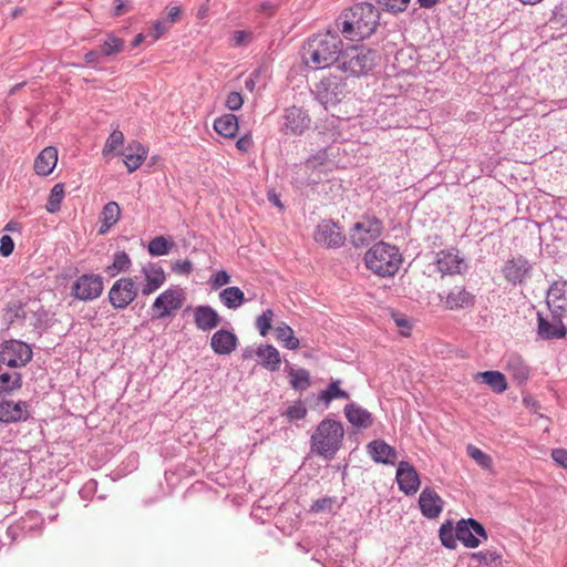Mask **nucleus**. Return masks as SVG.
<instances>
[{"label": "nucleus", "mask_w": 567, "mask_h": 567, "mask_svg": "<svg viewBox=\"0 0 567 567\" xmlns=\"http://www.w3.org/2000/svg\"><path fill=\"white\" fill-rule=\"evenodd\" d=\"M338 30H328L310 37L302 48L303 62L315 70L326 69L338 62L343 42Z\"/></svg>", "instance_id": "obj_1"}, {"label": "nucleus", "mask_w": 567, "mask_h": 567, "mask_svg": "<svg viewBox=\"0 0 567 567\" xmlns=\"http://www.w3.org/2000/svg\"><path fill=\"white\" fill-rule=\"evenodd\" d=\"M379 20L378 9L369 2H361L346 10L336 21V27L347 39L360 41L375 31Z\"/></svg>", "instance_id": "obj_2"}, {"label": "nucleus", "mask_w": 567, "mask_h": 567, "mask_svg": "<svg viewBox=\"0 0 567 567\" xmlns=\"http://www.w3.org/2000/svg\"><path fill=\"white\" fill-rule=\"evenodd\" d=\"M344 429L341 422L323 419L310 437V451L326 460H332L342 445Z\"/></svg>", "instance_id": "obj_3"}, {"label": "nucleus", "mask_w": 567, "mask_h": 567, "mask_svg": "<svg viewBox=\"0 0 567 567\" xmlns=\"http://www.w3.org/2000/svg\"><path fill=\"white\" fill-rule=\"evenodd\" d=\"M379 59L378 51L365 45H352L342 49L338 68L349 75L359 78L372 71Z\"/></svg>", "instance_id": "obj_4"}, {"label": "nucleus", "mask_w": 567, "mask_h": 567, "mask_svg": "<svg viewBox=\"0 0 567 567\" xmlns=\"http://www.w3.org/2000/svg\"><path fill=\"white\" fill-rule=\"evenodd\" d=\"M364 262L375 275L391 277L399 270L401 255L395 246L379 241L365 252Z\"/></svg>", "instance_id": "obj_5"}, {"label": "nucleus", "mask_w": 567, "mask_h": 567, "mask_svg": "<svg viewBox=\"0 0 567 567\" xmlns=\"http://www.w3.org/2000/svg\"><path fill=\"white\" fill-rule=\"evenodd\" d=\"M553 300H557V295L550 291L547 296V306L550 311L549 317H545L540 312L537 313V334L543 340L561 339L567 333V328L564 323V319L567 317L564 311L555 312L551 306Z\"/></svg>", "instance_id": "obj_6"}, {"label": "nucleus", "mask_w": 567, "mask_h": 567, "mask_svg": "<svg viewBox=\"0 0 567 567\" xmlns=\"http://www.w3.org/2000/svg\"><path fill=\"white\" fill-rule=\"evenodd\" d=\"M317 97L327 109L341 102L349 93L347 80L339 75H329L317 84Z\"/></svg>", "instance_id": "obj_7"}, {"label": "nucleus", "mask_w": 567, "mask_h": 567, "mask_svg": "<svg viewBox=\"0 0 567 567\" xmlns=\"http://www.w3.org/2000/svg\"><path fill=\"white\" fill-rule=\"evenodd\" d=\"M383 230L382 221L375 216H363L350 230V241L355 247L368 246L371 241L381 236Z\"/></svg>", "instance_id": "obj_8"}, {"label": "nucleus", "mask_w": 567, "mask_h": 567, "mask_svg": "<svg viewBox=\"0 0 567 567\" xmlns=\"http://www.w3.org/2000/svg\"><path fill=\"white\" fill-rule=\"evenodd\" d=\"M31 348L19 340H9L1 344L0 362L9 368H21L32 360Z\"/></svg>", "instance_id": "obj_9"}, {"label": "nucleus", "mask_w": 567, "mask_h": 567, "mask_svg": "<svg viewBox=\"0 0 567 567\" xmlns=\"http://www.w3.org/2000/svg\"><path fill=\"white\" fill-rule=\"evenodd\" d=\"M138 295L136 281L131 277L117 279L109 291V301L114 309L123 310L132 303Z\"/></svg>", "instance_id": "obj_10"}, {"label": "nucleus", "mask_w": 567, "mask_h": 567, "mask_svg": "<svg viewBox=\"0 0 567 567\" xmlns=\"http://www.w3.org/2000/svg\"><path fill=\"white\" fill-rule=\"evenodd\" d=\"M185 296L183 289L172 287L163 291L153 302V318L163 319L173 315L174 311L182 308Z\"/></svg>", "instance_id": "obj_11"}, {"label": "nucleus", "mask_w": 567, "mask_h": 567, "mask_svg": "<svg viewBox=\"0 0 567 567\" xmlns=\"http://www.w3.org/2000/svg\"><path fill=\"white\" fill-rule=\"evenodd\" d=\"M310 117L301 107L291 106L285 110L279 121V131L285 135H301L309 128Z\"/></svg>", "instance_id": "obj_12"}, {"label": "nucleus", "mask_w": 567, "mask_h": 567, "mask_svg": "<svg viewBox=\"0 0 567 567\" xmlns=\"http://www.w3.org/2000/svg\"><path fill=\"white\" fill-rule=\"evenodd\" d=\"M103 291V279L100 275L84 274L72 285L71 295L79 300L90 301L99 298Z\"/></svg>", "instance_id": "obj_13"}, {"label": "nucleus", "mask_w": 567, "mask_h": 567, "mask_svg": "<svg viewBox=\"0 0 567 567\" xmlns=\"http://www.w3.org/2000/svg\"><path fill=\"white\" fill-rule=\"evenodd\" d=\"M455 536L466 548L478 547L480 538L487 539L484 526L474 518L458 520L455 526Z\"/></svg>", "instance_id": "obj_14"}, {"label": "nucleus", "mask_w": 567, "mask_h": 567, "mask_svg": "<svg viewBox=\"0 0 567 567\" xmlns=\"http://www.w3.org/2000/svg\"><path fill=\"white\" fill-rule=\"evenodd\" d=\"M435 264L442 275H457L466 269V262L458 249L450 248L436 252Z\"/></svg>", "instance_id": "obj_15"}, {"label": "nucleus", "mask_w": 567, "mask_h": 567, "mask_svg": "<svg viewBox=\"0 0 567 567\" xmlns=\"http://www.w3.org/2000/svg\"><path fill=\"white\" fill-rule=\"evenodd\" d=\"M315 240L328 248H338L344 244L346 236L336 223L323 220L316 228Z\"/></svg>", "instance_id": "obj_16"}, {"label": "nucleus", "mask_w": 567, "mask_h": 567, "mask_svg": "<svg viewBox=\"0 0 567 567\" xmlns=\"http://www.w3.org/2000/svg\"><path fill=\"white\" fill-rule=\"evenodd\" d=\"M502 271L509 284L520 285L530 276L532 265L525 257L517 256L508 259Z\"/></svg>", "instance_id": "obj_17"}, {"label": "nucleus", "mask_w": 567, "mask_h": 567, "mask_svg": "<svg viewBox=\"0 0 567 567\" xmlns=\"http://www.w3.org/2000/svg\"><path fill=\"white\" fill-rule=\"evenodd\" d=\"M395 478L400 491L405 495H413L420 488V476L415 467L406 461L399 462Z\"/></svg>", "instance_id": "obj_18"}, {"label": "nucleus", "mask_w": 567, "mask_h": 567, "mask_svg": "<svg viewBox=\"0 0 567 567\" xmlns=\"http://www.w3.org/2000/svg\"><path fill=\"white\" fill-rule=\"evenodd\" d=\"M25 401L3 400L0 402V422L18 423L27 421L30 416Z\"/></svg>", "instance_id": "obj_19"}, {"label": "nucleus", "mask_w": 567, "mask_h": 567, "mask_svg": "<svg viewBox=\"0 0 567 567\" xmlns=\"http://www.w3.org/2000/svg\"><path fill=\"white\" fill-rule=\"evenodd\" d=\"M142 274L145 277V284L142 286L141 292L148 296L158 290L166 281V275L162 266L148 262L142 267Z\"/></svg>", "instance_id": "obj_20"}, {"label": "nucleus", "mask_w": 567, "mask_h": 567, "mask_svg": "<svg viewBox=\"0 0 567 567\" xmlns=\"http://www.w3.org/2000/svg\"><path fill=\"white\" fill-rule=\"evenodd\" d=\"M419 506L424 517L434 519L442 513L444 501L434 489L425 487L420 494Z\"/></svg>", "instance_id": "obj_21"}, {"label": "nucleus", "mask_w": 567, "mask_h": 567, "mask_svg": "<svg viewBox=\"0 0 567 567\" xmlns=\"http://www.w3.org/2000/svg\"><path fill=\"white\" fill-rule=\"evenodd\" d=\"M238 346L237 336L227 329H219L210 338V347L216 354L228 355Z\"/></svg>", "instance_id": "obj_22"}, {"label": "nucleus", "mask_w": 567, "mask_h": 567, "mask_svg": "<svg viewBox=\"0 0 567 567\" xmlns=\"http://www.w3.org/2000/svg\"><path fill=\"white\" fill-rule=\"evenodd\" d=\"M194 323L200 331H210L221 321L218 312L208 305H200L194 309Z\"/></svg>", "instance_id": "obj_23"}, {"label": "nucleus", "mask_w": 567, "mask_h": 567, "mask_svg": "<svg viewBox=\"0 0 567 567\" xmlns=\"http://www.w3.org/2000/svg\"><path fill=\"white\" fill-rule=\"evenodd\" d=\"M368 454L375 463L395 464L398 453L394 447L383 440H374L367 445Z\"/></svg>", "instance_id": "obj_24"}, {"label": "nucleus", "mask_w": 567, "mask_h": 567, "mask_svg": "<svg viewBox=\"0 0 567 567\" xmlns=\"http://www.w3.org/2000/svg\"><path fill=\"white\" fill-rule=\"evenodd\" d=\"M58 163V150L54 146L44 147L34 159V172L40 176L50 175Z\"/></svg>", "instance_id": "obj_25"}, {"label": "nucleus", "mask_w": 567, "mask_h": 567, "mask_svg": "<svg viewBox=\"0 0 567 567\" xmlns=\"http://www.w3.org/2000/svg\"><path fill=\"white\" fill-rule=\"evenodd\" d=\"M445 307L450 310L465 309L474 306L475 297L464 287H454L445 298Z\"/></svg>", "instance_id": "obj_26"}, {"label": "nucleus", "mask_w": 567, "mask_h": 567, "mask_svg": "<svg viewBox=\"0 0 567 567\" xmlns=\"http://www.w3.org/2000/svg\"><path fill=\"white\" fill-rule=\"evenodd\" d=\"M343 411L348 422L358 429H368L373 423L372 414L357 403L347 404Z\"/></svg>", "instance_id": "obj_27"}, {"label": "nucleus", "mask_w": 567, "mask_h": 567, "mask_svg": "<svg viewBox=\"0 0 567 567\" xmlns=\"http://www.w3.org/2000/svg\"><path fill=\"white\" fill-rule=\"evenodd\" d=\"M505 371L518 384L525 383L528 380L530 372L529 367L526 364L524 359L517 353H512L507 357L505 363Z\"/></svg>", "instance_id": "obj_28"}, {"label": "nucleus", "mask_w": 567, "mask_h": 567, "mask_svg": "<svg viewBox=\"0 0 567 567\" xmlns=\"http://www.w3.org/2000/svg\"><path fill=\"white\" fill-rule=\"evenodd\" d=\"M2 318L7 329L23 326L25 320L24 303L19 300L8 302Z\"/></svg>", "instance_id": "obj_29"}, {"label": "nucleus", "mask_w": 567, "mask_h": 567, "mask_svg": "<svg viewBox=\"0 0 567 567\" xmlns=\"http://www.w3.org/2000/svg\"><path fill=\"white\" fill-rule=\"evenodd\" d=\"M147 157V150L138 142L131 143L124 154V164L128 172L136 171Z\"/></svg>", "instance_id": "obj_30"}, {"label": "nucleus", "mask_w": 567, "mask_h": 567, "mask_svg": "<svg viewBox=\"0 0 567 567\" xmlns=\"http://www.w3.org/2000/svg\"><path fill=\"white\" fill-rule=\"evenodd\" d=\"M256 354L261 360V365L267 370L274 372L280 369V353L272 344H265L258 347L256 350Z\"/></svg>", "instance_id": "obj_31"}, {"label": "nucleus", "mask_w": 567, "mask_h": 567, "mask_svg": "<svg viewBox=\"0 0 567 567\" xmlns=\"http://www.w3.org/2000/svg\"><path fill=\"white\" fill-rule=\"evenodd\" d=\"M219 300L226 308L231 310L238 309L247 301L243 290L236 286L223 289L219 292Z\"/></svg>", "instance_id": "obj_32"}, {"label": "nucleus", "mask_w": 567, "mask_h": 567, "mask_svg": "<svg viewBox=\"0 0 567 567\" xmlns=\"http://www.w3.org/2000/svg\"><path fill=\"white\" fill-rule=\"evenodd\" d=\"M214 130L224 137H235L238 131V118L235 114L228 113L216 118Z\"/></svg>", "instance_id": "obj_33"}, {"label": "nucleus", "mask_w": 567, "mask_h": 567, "mask_svg": "<svg viewBox=\"0 0 567 567\" xmlns=\"http://www.w3.org/2000/svg\"><path fill=\"white\" fill-rule=\"evenodd\" d=\"M121 215V208L116 202H109L104 205L101 212V227L100 234H105L112 226H114Z\"/></svg>", "instance_id": "obj_34"}, {"label": "nucleus", "mask_w": 567, "mask_h": 567, "mask_svg": "<svg viewBox=\"0 0 567 567\" xmlns=\"http://www.w3.org/2000/svg\"><path fill=\"white\" fill-rule=\"evenodd\" d=\"M340 384L341 380H332L328 386L319 393L318 400L326 405H329L336 399L348 400L350 395L347 391L340 388Z\"/></svg>", "instance_id": "obj_35"}, {"label": "nucleus", "mask_w": 567, "mask_h": 567, "mask_svg": "<svg viewBox=\"0 0 567 567\" xmlns=\"http://www.w3.org/2000/svg\"><path fill=\"white\" fill-rule=\"evenodd\" d=\"M477 377L496 393H503L507 390L505 375L499 371L478 372Z\"/></svg>", "instance_id": "obj_36"}, {"label": "nucleus", "mask_w": 567, "mask_h": 567, "mask_svg": "<svg viewBox=\"0 0 567 567\" xmlns=\"http://www.w3.org/2000/svg\"><path fill=\"white\" fill-rule=\"evenodd\" d=\"M276 338L278 341L289 350H296L299 348V339L295 337V332L290 326L286 322H280L275 329Z\"/></svg>", "instance_id": "obj_37"}, {"label": "nucleus", "mask_w": 567, "mask_h": 567, "mask_svg": "<svg viewBox=\"0 0 567 567\" xmlns=\"http://www.w3.org/2000/svg\"><path fill=\"white\" fill-rule=\"evenodd\" d=\"M132 266L130 256L125 251H117L113 256V262L106 267L105 272L115 277L120 272L127 271Z\"/></svg>", "instance_id": "obj_38"}, {"label": "nucleus", "mask_w": 567, "mask_h": 567, "mask_svg": "<svg viewBox=\"0 0 567 567\" xmlns=\"http://www.w3.org/2000/svg\"><path fill=\"white\" fill-rule=\"evenodd\" d=\"M289 383L292 389L303 391L310 385V374L306 369H293L288 367L287 369Z\"/></svg>", "instance_id": "obj_39"}, {"label": "nucleus", "mask_w": 567, "mask_h": 567, "mask_svg": "<svg viewBox=\"0 0 567 567\" xmlns=\"http://www.w3.org/2000/svg\"><path fill=\"white\" fill-rule=\"evenodd\" d=\"M22 386V375L19 372L0 374V394H10Z\"/></svg>", "instance_id": "obj_40"}, {"label": "nucleus", "mask_w": 567, "mask_h": 567, "mask_svg": "<svg viewBox=\"0 0 567 567\" xmlns=\"http://www.w3.org/2000/svg\"><path fill=\"white\" fill-rule=\"evenodd\" d=\"M124 50V41L113 33H107L105 40L100 45L103 56H112Z\"/></svg>", "instance_id": "obj_41"}, {"label": "nucleus", "mask_w": 567, "mask_h": 567, "mask_svg": "<svg viewBox=\"0 0 567 567\" xmlns=\"http://www.w3.org/2000/svg\"><path fill=\"white\" fill-rule=\"evenodd\" d=\"M439 536L441 539V543L444 547L449 549H455L456 544V536H455V528H453V525L451 522H446L441 525L439 530Z\"/></svg>", "instance_id": "obj_42"}, {"label": "nucleus", "mask_w": 567, "mask_h": 567, "mask_svg": "<svg viewBox=\"0 0 567 567\" xmlns=\"http://www.w3.org/2000/svg\"><path fill=\"white\" fill-rule=\"evenodd\" d=\"M467 455L473 458L477 465H480L484 470H491L493 466V460L492 457L484 453L478 447L468 444L466 447Z\"/></svg>", "instance_id": "obj_43"}, {"label": "nucleus", "mask_w": 567, "mask_h": 567, "mask_svg": "<svg viewBox=\"0 0 567 567\" xmlns=\"http://www.w3.org/2000/svg\"><path fill=\"white\" fill-rule=\"evenodd\" d=\"M64 197V188L62 184H55L49 195L45 208L49 213H56L60 210L61 202Z\"/></svg>", "instance_id": "obj_44"}, {"label": "nucleus", "mask_w": 567, "mask_h": 567, "mask_svg": "<svg viewBox=\"0 0 567 567\" xmlns=\"http://www.w3.org/2000/svg\"><path fill=\"white\" fill-rule=\"evenodd\" d=\"M173 244L169 243L165 237L157 236L148 243V252L152 256H164L167 255Z\"/></svg>", "instance_id": "obj_45"}, {"label": "nucleus", "mask_w": 567, "mask_h": 567, "mask_svg": "<svg viewBox=\"0 0 567 567\" xmlns=\"http://www.w3.org/2000/svg\"><path fill=\"white\" fill-rule=\"evenodd\" d=\"M274 318H275V312L272 309L265 310L261 315H259L256 318L255 324H256V328L259 331L260 336L266 337L269 333V331L272 327Z\"/></svg>", "instance_id": "obj_46"}, {"label": "nucleus", "mask_w": 567, "mask_h": 567, "mask_svg": "<svg viewBox=\"0 0 567 567\" xmlns=\"http://www.w3.org/2000/svg\"><path fill=\"white\" fill-rule=\"evenodd\" d=\"M124 143V135L121 131L114 130L107 137L103 147V155L113 153L120 145Z\"/></svg>", "instance_id": "obj_47"}, {"label": "nucleus", "mask_w": 567, "mask_h": 567, "mask_svg": "<svg viewBox=\"0 0 567 567\" xmlns=\"http://www.w3.org/2000/svg\"><path fill=\"white\" fill-rule=\"evenodd\" d=\"M307 413L306 405L301 401H297L287 409L285 415L289 421H298L303 420Z\"/></svg>", "instance_id": "obj_48"}, {"label": "nucleus", "mask_w": 567, "mask_h": 567, "mask_svg": "<svg viewBox=\"0 0 567 567\" xmlns=\"http://www.w3.org/2000/svg\"><path fill=\"white\" fill-rule=\"evenodd\" d=\"M380 6L386 9L390 12L396 13L404 11L410 0H377Z\"/></svg>", "instance_id": "obj_49"}, {"label": "nucleus", "mask_w": 567, "mask_h": 567, "mask_svg": "<svg viewBox=\"0 0 567 567\" xmlns=\"http://www.w3.org/2000/svg\"><path fill=\"white\" fill-rule=\"evenodd\" d=\"M328 161V153L326 150H320L318 153L311 155L307 162L306 165L310 168H317L319 166H322Z\"/></svg>", "instance_id": "obj_50"}, {"label": "nucleus", "mask_w": 567, "mask_h": 567, "mask_svg": "<svg viewBox=\"0 0 567 567\" xmlns=\"http://www.w3.org/2000/svg\"><path fill=\"white\" fill-rule=\"evenodd\" d=\"M334 502H336V498H333V497L319 498V499L315 501L313 504L311 505V512L320 513V512L331 511Z\"/></svg>", "instance_id": "obj_51"}, {"label": "nucleus", "mask_w": 567, "mask_h": 567, "mask_svg": "<svg viewBox=\"0 0 567 567\" xmlns=\"http://www.w3.org/2000/svg\"><path fill=\"white\" fill-rule=\"evenodd\" d=\"M230 282V276L227 271L225 270H218L216 271L212 279H210V284H212V288L213 289H217V288H220L225 285H228Z\"/></svg>", "instance_id": "obj_52"}, {"label": "nucleus", "mask_w": 567, "mask_h": 567, "mask_svg": "<svg viewBox=\"0 0 567 567\" xmlns=\"http://www.w3.org/2000/svg\"><path fill=\"white\" fill-rule=\"evenodd\" d=\"M472 558L488 565L495 563L499 558V555L495 551L486 550L472 554Z\"/></svg>", "instance_id": "obj_53"}, {"label": "nucleus", "mask_w": 567, "mask_h": 567, "mask_svg": "<svg viewBox=\"0 0 567 567\" xmlns=\"http://www.w3.org/2000/svg\"><path fill=\"white\" fill-rule=\"evenodd\" d=\"M244 99L239 92H230L226 99V106L231 111H237L243 106Z\"/></svg>", "instance_id": "obj_54"}, {"label": "nucleus", "mask_w": 567, "mask_h": 567, "mask_svg": "<svg viewBox=\"0 0 567 567\" xmlns=\"http://www.w3.org/2000/svg\"><path fill=\"white\" fill-rule=\"evenodd\" d=\"M14 249V243L9 235H3L0 238V255L3 257H8L12 254Z\"/></svg>", "instance_id": "obj_55"}, {"label": "nucleus", "mask_w": 567, "mask_h": 567, "mask_svg": "<svg viewBox=\"0 0 567 567\" xmlns=\"http://www.w3.org/2000/svg\"><path fill=\"white\" fill-rule=\"evenodd\" d=\"M166 32V28L164 25L163 22L161 21H156L150 33L147 34V37H150L152 39L151 43H154L155 41H157L164 33Z\"/></svg>", "instance_id": "obj_56"}, {"label": "nucleus", "mask_w": 567, "mask_h": 567, "mask_svg": "<svg viewBox=\"0 0 567 567\" xmlns=\"http://www.w3.org/2000/svg\"><path fill=\"white\" fill-rule=\"evenodd\" d=\"M172 269L176 274L188 275L193 270V264L189 260H177Z\"/></svg>", "instance_id": "obj_57"}, {"label": "nucleus", "mask_w": 567, "mask_h": 567, "mask_svg": "<svg viewBox=\"0 0 567 567\" xmlns=\"http://www.w3.org/2000/svg\"><path fill=\"white\" fill-rule=\"evenodd\" d=\"M551 457L557 464L567 470V450L555 449L551 451Z\"/></svg>", "instance_id": "obj_58"}, {"label": "nucleus", "mask_w": 567, "mask_h": 567, "mask_svg": "<svg viewBox=\"0 0 567 567\" xmlns=\"http://www.w3.org/2000/svg\"><path fill=\"white\" fill-rule=\"evenodd\" d=\"M250 40V33L244 30H237L233 33L231 41L234 45L239 47L246 44Z\"/></svg>", "instance_id": "obj_59"}, {"label": "nucleus", "mask_w": 567, "mask_h": 567, "mask_svg": "<svg viewBox=\"0 0 567 567\" xmlns=\"http://www.w3.org/2000/svg\"><path fill=\"white\" fill-rule=\"evenodd\" d=\"M251 146L252 138L250 134H245L236 142V147L244 153L248 152L251 148Z\"/></svg>", "instance_id": "obj_60"}, {"label": "nucleus", "mask_w": 567, "mask_h": 567, "mask_svg": "<svg viewBox=\"0 0 567 567\" xmlns=\"http://www.w3.org/2000/svg\"><path fill=\"white\" fill-rule=\"evenodd\" d=\"M102 56L103 55H102L101 51L92 50L84 54V61L87 64L96 65L100 63Z\"/></svg>", "instance_id": "obj_61"}, {"label": "nucleus", "mask_w": 567, "mask_h": 567, "mask_svg": "<svg viewBox=\"0 0 567 567\" xmlns=\"http://www.w3.org/2000/svg\"><path fill=\"white\" fill-rule=\"evenodd\" d=\"M551 306L554 307L555 312L564 311L567 317V295L566 296L557 295V300H553Z\"/></svg>", "instance_id": "obj_62"}, {"label": "nucleus", "mask_w": 567, "mask_h": 567, "mask_svg": "<svg viewBox=\"0 0 567 567\" xmlns=\"http://www.w3.org/2000/svg\"><path fill=\"white\" fill-rule=\"evenodd\" d=\"M277 9V3L274 1H265L259 6L260 12H266L268 14H272Z\"/></svg>", "instance_id": "obj_63"}, {"label": "nucleus", "mask_w": 567, "mask_h": 567, "mask_svg": "<svg viewBox=\"0 0 567 567\" xmlns=\"http://www.w3.org/2000/svg\"><path fill=\"white\" fill-rule=\"evenodd\" d=\"M4 230H6V231H11V233H21V230H22V226H21V224H19L18 221L10 220V221L4 226Z\"/></svg>", "instance_id": "obj_64"}]
</instances>
